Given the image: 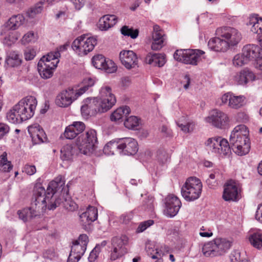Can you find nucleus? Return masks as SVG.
<instances>
[{"label":"nucleus","instance_id":"nucleus-1","mask_svg":"<svg viewBox=\"0 0 262 262\" xmlns=\"http://www.w3.org/2000/svg\"><path fill=\"white\" fill-rule=\"evenodd\" d=\"M57 185L55 181H51L49 183L46 191L42 186H36L31 207L17 211L19 219L24 222H27L38 214L44 212L47 208L49 210H54L59 204L60 201L54 196V192L50 191V189L53 191Z\"/></svg>","mask_w":262,"mask_h":262},{"label":"nucleus","instance_id":"nucleus-2","mask_svg":"<svg viewBox=\"0 0 262 262\" xmlns=\"http://www.w3.org/2000/svg\"><path fill=\"white\" fill-rule=\"evenodd\" d=\"M229 142L236 154L243 156L248 154L250 145L247 127L243 124L235 127L230 135Z\"/></svg>","mask_w":262,"mask_h":262},{"label":"nucleus","instance_id":"nucleus-3","mask_svg":"<svg viewBox=\"0 0 262 262\" xmlns=\"http://www.w3.org/2000/svg\"><path fill=\"white\" fill-rule=\"evenodd\" d=\"M59 56L58 51L51 52L39 60L37 65L38 71L42 78L47 79L52 77L54 71L59 62L58 58Z\"/></svg>","mask_w":262,"mask_h":262},{"label":"nucleus","instance_id":"nucleus-4","mask_svg":"<svg viewBox=\"0 0 262 262\" xmlns=\"http://www.w3.org/2000/svg\"><path fill=\"white\" fill-rule=\"evenodd\" d=\"M202 183L196 177L188 178L181 188V194L187 201H193L200 198L202 190Z\"/></svg>","mask_w":262,"mask_h":262},{"label":"nucleus","instance_id":"nucleus-5","mask_svg":"<svg viewBox=\"0 0 262 262\" xmlns=\"http://www.w3.org/2000/svg\"><path fill=\"white\" fill-rule=\"evenodd\" d=\"M100 98H94L96 101L97 111L104 113L110 110L116 103V99L112 88L107 85H103L99 91Z\"/></svg>","mask_w":262,"mask_h":262},{"label":"nucleus","instance_id":"nucleus-6","mask_svg":"<svg viewBox=\"0 0 262 262\" xmlns=\"http://www.w3.org/2000/svg\"><path fill=\"white\" fill-rule=\"evenodd\" d=\"M98 143L97 134L95 130L90 129L81 134L76 139V144L79 151L84 155L93 152Z\"/></svg>","mask_w":262,"mask_h":262},{"label":"nucleus","instance_id":"nucleus-7","mask_svg":"<svg viewBox=\"0 0 262 262\" xmlns=\"http://www.w3.org/2000/svg\"><path fill=\"white\" fill-rule=\"evenodd\" d=\"M205 52L198 49H180L177 50L173 54L174 58L185 64L196 66L201 60V56Z\"/></svg>","mask_w":262,"mask_h":262},{"label":"nucleus","instance_id":"nucleus-8","mask_svg":"<svg viewBox=\"0 0 262 262\" xmlns=\"http://www.w3.org/2000/svg\"><path fill=\"white\" fill-rule=\"evenodd\" d=\"M37 103V100L34 97L28 96L21 99L14 106L21 118L27 120L33 116Z\"/></svg>","mask_w":262,"mask_h":262},{"label":"nucleus","instance_id":"nucleus-9","mask_svg":"<svg viewBox=\"0 0 262 262\" xmlns=\"http://www.w3.org/2000/svg\"><path fill=\"white\" fill-rule=\"evenodd\" d=\"M96 44V38L82 35L73 42L72 47L76 53L82 56L91 52Z\"/></svg>","mask_w":262,"mask_h":262},{"label":"nucleus","instance_id":"nucleus-10","mask_svg":"<svg viewBox=\"0 0 262 262\" xmlns=\"http://www.w3.org/2000/svg\"><path fill=\"white\" fill-rule=\"evenodd\" d=\"M205 144L207 150L215 154L225 156L231 151L228 141L220 137L210 138Z\"/></svg>","mask_w":262,"mask_h":262},{"label":"nucleus","instance_id":"nucleus-11","mask_svg":"<svg viewBox=\"0 0 262 262\" xmlns=\"http://www.w3.org/2000/svg\"><path fill=\"white\" fill-rule=\"evenodd\" d=\"M128 237L125 235L114 237L112 239V250L110 259L112 261L120 258L127 252L126 246L128 244Z\"/></svg>","mask_w":262,"mask_h":262},{"label":"nucleus","instance_id":"nucleus-12","mask_svg":"<svg viewBox=\"0 0 262 262\" xmlns=\"http://www.w3.org/2000/svg\"><path fill=\"white\" fill-rule=\"evenodd\" d=\"M205 121L219 129H224L229 124L230 119L228 114L218 110L213 109L204 118Z\"/></svg>","mask_w":262,"mask_h":262},{"label":"nucleus","instance_id":"nucleus-13","mask_svg":"<svg viewBox=\"0 0 262 262\" xmlns=\"http://www.w3.org/2000/svg\"><path fill=\"white\" fill-rule=\"evenodd\" d=\"M216 34L222 37L228 43V46L237 45L242 39L241 33L235 28L230 27L219 28L216 30Z\"/></svg>","mask_w":262,"mask_h":262},{"label":"nucleus","instance_id":"nucleus-14","mask_svg":"<svg viewBox=\"0 0 262 262\" xmlns=\"http://www.w3.org/2000/svg\"><path fill=\"white\" fill-rule=\"evenodd\" d=\"M223 198L226 201H237L239 199V189L233 180L227 181L224 186Z\"/></svg>","mask_w":262,"mask_h":262},{"label":"nucleus","instance_id":"nucleus-15","mask_svg":"<svg viewBox=\"0 0 262 262\" xmlns=\"http://www.w3.org/2000/svg\"><path fill=\"white\" fill-rule=\"evenodd\" d=\"M119 153L125 155H134L138 150L137 141L132 138L119 139Z\"/></svg>","mask_w":262,"mask_h":262},{"label":"nucleus","instance_id":"nucleus-16","mask_svg":"<svg viewBox=\"0 0 262 262\" xmlns=\"http://www.w3.org/2000/svg\"><path fill=\"white\" fill-rule=\"evenodd\" d=\"M76 94L73 89L63 91L56 97V104L60 107H67L79 97Z\"/></svg>","mask_w":262,"mask_h":262},{"label":"nucleus","instance_id":"nucleus-17","mask_svg":"<svg viewBox=\"0 0 262 262\" xmlns=\"http://www.w3.org/2000/svg\"><path fill=\"white\" fill-rule=\"evenodd\" d=\"M165 208L164 214L168 217H173L178 213L181 207V202L177 196L170 195L165 199Z\"/></svg>","mask_w":262,"mask_h":262},{"label":"nucleus","instance_id":"nucleus-18","mask_svg":"<svg viewBox=\"0 0 262 262\" xmlns=\"http://www.w3.org/2000/svg\"><path fill=\"white\" fill-rule=\"evenodd\" d=\"M121 63L128 70L138 67V59L136 54L131 50H123L119 55Z\"/></svg>","mask_w":262,"mask_h":262},{"label":"nucleus","instance_id":"nucleus-19","mask_svg":"<svg viewBox=\"0 0 262 262\" xmlns=\"http://www.w3.org/2000/svg\"><path fill=\"white\" fill-rule=\"evenodd\" d=\"M28 131L34 144H40L46 142L47 140L44 130L40 126L37 124H34L29 126L28 128Z\"/></svg>","mask_w":262,"mask_h":262},{"label":"nucleus","instance_id":"nucleus-20","mask_svg":"<svg viewBox=\"0 0 262 262\" xmlns=\"http://www.w3.org/2000/svg\"><path fill=\"white\" fill-rule=\"evenodd\" d=\"M85 128L84 123L82 121H74L67 126L64 136L68 139H73L82 133Z\"/></svg>","mask_w":262,"mask_h":262},{"label":"nucleus","instance_id":"nucleus-21","mask_svg":"<svg viewBox=\"0 0 262 262\" xmlns=\"http://www.w3.org/2000/svg\"><path fill=\"white\" fill-rule=\"evenodd\" d=\"M56 183L58 184L57 186L54 188V189L53 190V191L54 192V196L56 197V199H58L60 201V203H62L63 204V206L64 208L70 211H74L76 210L78 208V206L76 204L75 202H74L71 198L69 197L67 195V197L64 200L63 199H61L60 198H58L57 195V191L58 187H61L63 185H64V183L62 182H58L56 181H55ZM52 192V189H50V192ZM60 204H59L57 206H58Z\"/></svg>","mask_w":262,"mask_h":262},{"label":"nucleus","instance_id":"nucleus-22","mask_svg":"<svg viewBox=\"0 0 262 262\" xmlns=\"http://www.w3.org/2000/svg\"><path fill=\"white\" fill-rule=\"evenodd\" d=\"M152 39L151 48L153 50H159L164 46L165 36L163 31L160 29V27L155 25L153 27Z\"/></svg>","mask_w":262,"mask_h":262},{"label":"nucleus","instance_id":"nucleus-23","mask_svg":"<svg viewBox=\"0 0 262 262\" xmlns=\"http://www.w3.org/2000/svg\"><path fill=\"white\" fill-rule=\"evenodd\" d=\"M242 52L249 61H256L258 58H262V47L260 48L254 45H247L243 47Z\"/></svg>","mask_w":262,"mask_h":262},{"label":"nucleus","instance_id":"nucleus-24","mask_svg":"<svg viewBox=\"0 0 262 262\" xmlns=\"http://www.w3.org/2000/svg\"><path fill=\"white\" fill-rule=\"evenodd\" d=\"M89 242L88 236L86 234H81L77 240L73 242L71 251L82 256L85 252Z\"/></svg>","mask_w":262,"mask_h":262},{"label":"nucleus","instance_id":"nucleus-25","mask_svg":"<svg viewBox=\"0 0 262 262\" xmlns=\"http://www.w3.org/2000/svg\"><path fill=\"white\" fill-rule=\"evenodd\" d=\"M118 21V17L115 15H104L99 20L97 27L101 31H107L115 26Z\"/></svg>","mask_w":262,"mask_h":262},{"label":"nucleus","instance_id":"nucleus-26","mask_svg":"<svg viewBox=\"0 0 262 262\" xmlns=\"http://www.w3.org/2000/svg\"><path fill=\"white\" fill-rule=\"evenodd\" d=\"M234 81L237 84L245 85L251 81L255 79V75L253 72L245 69L238 73H237L234 76Z\"/></svg>","mask_w":262,"mask_h":262},{"label":"nucleus","instance_id":"nucleus-27","mask_svg":"<svg viewBox=\"0 0 262 262\" xmlns=\"http://www.w3.org/2000/svg\"><path fill=\"white\" fill-rule=\"evenodd\" d=\"M146 63L152 66L162 67L166 63V56L162 53H148L145 57Z\"/></svg>","mask_w":262,"mask_h":262},{"label":"nucleus","instance_id":"nucleus-28","mask_svg":"<svg viewBox=\"0 0 262 262\" xmlns=\"http://www.w3.org/2000/svg\"><path fill=\"white\" fill-rule=\"evenodd\" d=\"M221 37H213L211 38L208 43L209 48L215 52H225L227 50L229 47L228 43L221 39Z\"/></svg>","mask_w":262,"mask_h":262},{"label":"nucleus","instance_id":"nucleus-29","mask_svg":"<svg viewBox=\"0 0 262 262\" xmlns=\"http://www.w3.org/2000/svg\"><path fill=\"white\" fill-rule=\"evenodd\" d=\"M79 217L83 224H90L97 219V209L95 207L90 206L86 211L80 215Z\"/></svg>","mask_w":262,"mask_h":262},{"label":"nucleus","instance_id":"nucleus-30","mask_svg":"<svg viewBox=\"0 0 262 262\" xmlns=\"http://www.w3.org/2000/svg\"><path fill=\"white\" fill-rule=\"evenodd\" d=\"M217 256L226 252L230 247V243L225 238H215L212 241Z\"/></svg>","mask_w":262,"mask_h":262},{"label":"nucleus","instance_id":"nucleus-31","mask_svg":"<svg viewBox=\"0 0 262 262\" xmlns=\"http://www.w3.org/2000/svg\"><path fill=\"white\" fill-rule=\"evenodd\" d=\"M25 18L21 14L12 16L6 23V26L8 29L15 30L23 25Z\"/></svg>","mask_w":262,"mask_h":262},{"label":"nucleus","instance_id":"nucleus-32","mask_svg":"<svg viewBox=\"0 0 262 262\" xmlns=\"http://www.w3.org/2000/svg\"><path fill=\"white\" fill-rule=\"evenodd\" d=\"M88 103H85L82 105L81 107V114L84 116H88L91 114L92 115H95L97 113H101L100 112L97 111L96 107V101L94 99H88L86 100V102H88Z\"/></svg>","mask_w":262,"mask_h":262},{"label":"nucleus","instance_id":"nucleus-33","mask_svg":"<svg viewBox=\"0 0 262 262\" xmlns=\"http://www.w3.org/2000/svg\"><path fill=\"white\" fill-rule=\"evenodd\" d=\"M251 245L257 249H262V231L258 230L251 232L248 236Z\"/></svg>","mask_w":262,"mask_h":262},{"label":"nucleus","instance_id":"nucleus-34","mask_svg":"<svg viewBox=\"0 0 262 262\" xmlns=\"http://www.w3.org/2000/svg\"><path fill=\"white\" fill-rule=\"evenodd\" d=\"M228 106L232 109L237 110L246 104V98L244 96H235L232 94L230 96Z\"/></svg>","mask_w":262,"mask_h":262},{"label":"nucleus","instance_id":"nucleus-35","mask_svg":"<svg viewBox=\"0 0 262 262\" xmlns=\"http://www.w3.org/2000/svg\"><path fill=\"white\" fill-rule=\"evenodd\" d=\"M130 112V108L127 106H123L116 109L111 114L110 118L112 121H117L121 119L123 116L128 115Z\"/></svg>","mask_w":262,"mask_h":262},{"label":"nucleus","instance_id":"nucleus-36","mask_svg":"<svg viewBox=\"0 0 262 262\" xmlns=\"http://www.w3.org/2000/svg\"><path fill=\"white\" fill-rule=\"evenodd\" d=\"M6 117L9 122L14 124L20 123L25 121L14 106L7 112Z\"/></svg>","mask_w":262,"mask_h":262},{"label":"nucleus","instance_id":"nucleus-37","mask_svg":"<svg viewBox=\"0 0 262 262\" xmlns=\"http://www.w3.org/2000/svg\"><path fill=\"white\" fill-rule=\"evenodd\" d=\"M60 158L63 161H71L75 152V149L71 145H66L60 150Z\"/></svg>","mask_w":262,"mask_h":262},{"label":"nucleus","instance_id":"nucleus-38","mask_svg":"<svg viewBox=\"0 0 262 262\" xmlns=\"http://www.w3.org/2000/svg\"><path fill=\"white\" fill-rule=\"evenodd\" d=\"M119 139L110 141L103 148L104 153L107 155H113L116 151L119 152Z\"/></svg>","mask_w":262,"mask_h":262},{"label":"nucleus","instance_id":"nucleus-39","mask_svg":"<svg viewBox=\"0 0 262 262\" xmlns=\"http://www.w3.org/2000/svg\"><path fill=\"white\" fill-rule=\"evenodd\" d=\"M13 168L11 161L7 159V154L4 152L0 156V171L8 172L10 171Z\"/></svg>","mask_w":262,"mask_h":262},{"label":"nucleus","instance_id":"nucleus-40","mask_svg":"<svg viewBox=\"0 0 262 262\" xmlns=\"http://www.w3.org/2000/svg\"><path fill=\"white\" fill-rule=\"evenodd\" d=\"M6 62L10 67H15L21 64V59L20 55L16 52L12 51L8 56Z\"/></svg>","mask_w":262,"mask_h":262},{"label":"nucleus","instance_id":"nucleus-41","mask_svg":"<svg viewBox=\"0 0 262 262\" xmlns=\"http://www.w3.org/2000/svg\"><path fill=\"white\" fill-rule=\"evenodd\" d=\"M202 252L206 257H214L217 256L212 241L207 243L203 246Z\"/></svg>","mask_w":262,"mask_h":262},{"label":"nucleus","instance_id":"nucleus-42","mask_svg":"<svg viewBox=\"0 0 262 262\" xmlns=\"http://www.w3.org/2000/svg\"><path fill=\"white\" fill-rule=\"evenodd\" d=\"M95 83L94 80L92 78H86L82 81V86L78 90H75L77 92V95L80 96L84 94L90 87L94 85Z\"/></svg>","mask_w":262,"mask_h":262},{"label":"nucleus","instance_id":"nucleus-43","mask_svg":"<svg viewBox=\"0 0 262 262\" xmlns=\"http://www.w3.org/2000/svg\"><path fill=\"white\" fill-rule=\"evenodd\" d=\"M140 122V120L136 116H132L127 118L124 121V126L130 129H137Z\"/></svg>","mask_w":262,"mask_h":262},{"label":"nucleus","instance_id":"nucleus-44","mask_svg":"<svg viewBox=\"0 0 262 262\" xmlns=\"http://www.w3.org/2000/svg\"><path fill=\"white\" fill-rule=\"evenodd\" d=\"M20 36V34L18 32H11L5 37L3 43L7 46H10L14 43Z\"/></svg>","mask_w":262,"mask_h":262},{"label":"nucleus","instance_id":"nucleus-45","mask_svg":"<svg viewBox=\"0 0 262 262\" xmlns=\"http://www.w3.org/2000/svg\"><path fill=\"white\" fill-rule=\"evenodd\" d=\"M105 246V242H103L101 245L98 244L90 253L88 260L90 262H95L98 257L101 250V248Z\"/></svg>","mask_w":262,"mask_h":262},{"label":"nucleus","instance_id":"nucleus-46","mask_svg":"<svg viewBox=\"0 0 262 262\" xmlns=\"http://www.w3.org/2000/svg\"><path fill=\"white\" fill-rule=\"evenodd\" d=\"M249 61L243 52L242 54H237L235 55L232 60L233 64L235 67H242L247 64Z\"/></svg>","mask_w":262,"mask_h":262},{"label":"nucleus","instance_id":"nucleus-47","mask_svg":"<svg viewBox=\"0 0 262 262\" xmlns=\"http://www.w3.org/2000/svg\"><path fill=\"white\" fill-rule=\"evenodd\" d=\"M44 3L45 2L41 1L31 8L27 12L28 16L30 18H34L36 15L40 13L42 10Z\"/></svg>","mask_w":262,"mask_h":262},{"label":"nucleus","instance_id":"nucleus-48","mask_svg":"<svg viewBox=\"0 0 262 262\" xmlns=\"http://www.w3.org/2000/svg\"><path fill=\"white\" fill-rule=\"evenodd\" d=\"M121 33L122 35L130 36L133 39L136 38L139 35V31L137 29L129 28L127 26H124L121 28Z\"/></svg>","mask_w":262,"mask_h":262},{"label":"nucleus","instance_id":"nucleus-49","mask_svg":"<svg viewBox=\"0 0 262 262\" xmlns=\"http://www.w3.org/2000/svg\"><path fill=\"white\" fill-rule=\"evenodd\" d=\"M106 59L102 55H97L92 58L93 66L97 69L102 70L104 68V64Z\"/></svg>","mask_w":262,"mask_h":262},{"label":"nucleus","instance_id":"nucleus-50","mask_svg":"<svg viewBox=\"0 0 262 262\" xmlns=\"http://www.w3.org/2000/svg\"><path fill=\"white\" fill-rule=\"evenodd\" d=\"M117 66L115 63L110 59L106 60L104 64V68L102 70H104L106 73H113L116 71Z\"/></svg>","mask_w":262,"mask_h":262},{"label":"nucleus","instance_id":"nucleus-51","mask_svg":"<svg viewBox=\"0 0 262 262\" xmlns=\"http://www.w3.org/2000/svg\"><path fill=\"white\" fill-rule=\"evenodd\" d=\"M154 224V221L152 220H149L140 223L136 230V232L141 233L145 231L147 228L152 226Z\"/></svg>","mask_w":262,"mask_h":262},{"label":"nucleus","instance_id":"nucleus-52","mask_svg":"<svg viewBox=\"0 0 262 262\" xmlns=\"http://www.w3.org/2000/svg\"><path fill=\"white\" fill-rule=\"evenodd\" d=\"M231 262H243L244 260H247L241 256V253L238 250L233 251L230 255Z\"/></svg>","mask_w":262,"mask_h":262},{"label":"nucleus","instance_id":"nucleus-53","mask_svg":"<svg viewBox=\"0 0 262 262\" xmlns=\"http://www.w3.org/2000/svg\"><path fill=\"white\" fill-rule=\"evenodd\" d=\"M36 56V51L31 48H27L24 52L25 58L26 60H32Z\"/></svg>","mask_w":262,"mask_h":262},{"label":"nucleus","instance_id":"nucleus-54","mask_svg":"<svg viewBox=\"0 0 262 262\" xmlns=\"http://www.w3.org/2000/svg\"><path fill=\"white\" fill-rule=\"evenodd\" d=\"M178 125L185 133L191 132L194 127V124L193 122H187L186 124L178 123Z\"/></svg>","mask_w":262,"mask_h":262},{"label":"nucleus","instance_id":"nucleus-55","mask_svg":"<svg viewBox=\"0 0 262 262\" xmlns=\"http://www.w3.org/2000/svg\"><path fill=\"white\" fill-rule=\"evenodd\" d=\"M133 213L132 212H126L122 214L120 217V222L122 223L127 224L133 219Z\"/></svg>","mask_w":262,"mask_h":262},{"label":"nucleus","instance_id":"nucleus-56","mask_svg":"<svg viewBox=\"0 0 262 262\" xmlns=\"http://www.w3.org/2000/svg\"><path fill=\"white\" fill-rule=\"evenodd\" d=\"M34 39V34L33 32L29 31L23 36L21 41L22 43L26 44L33 41Z\"/></svg>","mask_w":262,"mask_h":262},{"label":"nucleus","instance_id":"nucleus-57","mask_svg":"<svg viewBox=\"0 0 262 262\" xmlns=\"http://www.w3.org/2000/svg\"><path fill=\"white\" fill-rule=\"evenodd\" d=\"M36 171V167L33 165L26 164L23 169V172L29 176L34 174Z\"/></svg>","mask_w":262,"mask_h":262},{"label":"nucleus","instance_id":"nucleus-58","mask_svg":"<svg viewBox=\"0 0 262 262\" xmlns=\"http://www.w3.org/2000/svg\"><path fill=\"white\" fill-rule=\"evenodd\" d=\"M9 130V127L6 124L0 123V139H2Z\"/></svg>","mask_w":262,"mask_h":262},{"label":"nucleus","instance_id":"nucleus-59","mask_svg":"<svg viewBox=\"0 0 262 262\" xmlns=\"http://www.w3.org/2000/svg\"><path fill=\"white\" fill-rule=\"evenodd\" d=\"M232 93H227L223 95L222 96V97L220 98V100L221 101V103H220V105H223L225 104L228 103L229 104L230 100V96H231Z\"/></svg>","mask_w":262,"mask_h":262},{"label":"nucleus","instance_id":"nucleus-60","mask_svg":"<svg viewBox=\"0 0 262 262\" xmlns=\"http://www.w3.org/2000/svg\"><path fill=\"white\" fill-rule=\"evenodd\" d=\"M157 158L160 162L164 163L167 161V155L165 151L159 150L157 152Z\"/></svg>","mask_w":262,"mask_h":262},{"label":"nucleus","instance_id":"nucleus-61","mask_svg":"<svg viewBox=\"0 0 262 262\" xmlns=\"http://www.w3.org/2000/svg\"><path fill=\"white\" fill-rule=\"evenodd\" d=\"M81 257V256L71 251L68 258L67 262H78Z\"/></svg>","mask_w":262,"mask_h":262},{"label":"nucleus","instance_id":"nucleus-62","mask_svg":"<svg viewBox=\"0 0 262 262\" xmlns=\"http://www.w3.org/2000/svg\"><path fill=\"white\" fill-rule=\"evenodd\" d=\"M255 219L262 223V203L258 205L255 214Z\"/></svg>","mask_w":262,"mask_h":262},{"label":"nucleus","instance_id":"nucleus-63","mask_svg":"<svg viewBox=\"0 0 262 262\" xmlns=\"http://www.w3.org/2000/svg\"><path fill=\"white\" fill-rule=\"evenodd\" d=\"M237 118L239 122L244 123H246L249 120L248 116L243 112L238 113Z\"/></svg>","mask_w":262,"mask_h":262},{"label":"nucleus","instance_id":"nucleus-64","mask_svg":"<svg viewBox=\"0 0 262 262\" xmlns=\"http://www.w3.org/2000/svg\"><path fill=\"white\" fill-rule=\"evenodd\" d=\"M76 9L79 10L84 5V0H71Z\"/></svg>","mask_w":262,"mask_h":262}]
</instances>
